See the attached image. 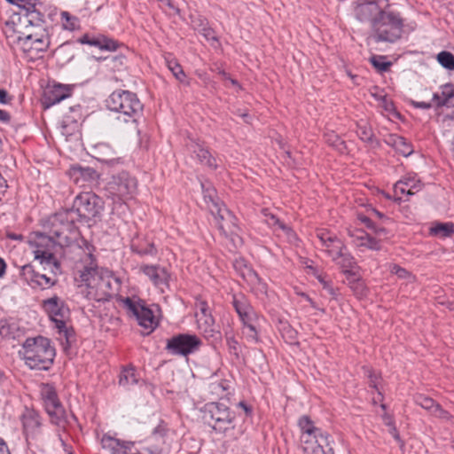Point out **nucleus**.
Returning <instances> with one entry per match:
<instances>
[{
	"mask_svg": "<svg viewBox=\"0 0 454 454\" xmlns=\"http://www.w3.org/2000/svg\"><path fill=\"white\" fill-rule=\"evenodd\" d=\"M262 213L264 215V220L269 226L276 227L277 229L282 230L287 234L293 233L292 230L285 223H283L275 215L271 214L269 209L263 208Z\"/></svg>",
	"mask_w": 454,
	"mask_h": 454,
	"instance_id": "a19ab883",
	"label": "nucleus"
},
{
	"mask_svg": "<svg viewBox=\"0 0 454 454\" xmlns=\"http://www.w3.org/2000/svg\"><path fill=\"white\" fill-rule=\"evenodd\" d=\"M78 41L82 44H89L106 51H115L119 46L116 41L102 35L97 36L84 35Z\"/></svg>",
	"mask_w": 454,
	"mask_h": 454,
	"instance_id": "a878e982",
	"label": "nucleus"
},
{
	"mask_svg": "<svg viewBox=\"0 0 454 454\" xmlns=\"http://www.w3.org/2000/svg\"><path fill=\"white\" fill-rule=\"evenodd\" d=\"M138 382V378L135 372L133 367L123 369L119 376L120 386L129 388L130 386L135 385Z\"/></svg>",
	"mask_w": 454,
	"mask_h": 454,
	"instance_id": "ea45409f",
	"label": "nucleus"
},
{
	"mask_svg": "<svg viewBox=\"0 0 454 454\" xmlns=\"http://www.w3.org/2000/svg\"><path fill=\"white\" fill-rule=\"evenodd\" d=\"M232 304L244 325L249 331L248 335L256 339L257 333L253 324L256 314L247 299L242 294H235L233 295Z\"/></svg>",
	"mask_w": 454,
	"mask_h": 454,
	"instance_id": "2eb2a0df",
	"label": "nucleus"
},
{
	"mask_svg": "<svg viewBox=\"0 0 454 454\" xmlns=\"http://www.w3.org/2000/svg\"><path fill=\"white\" fill-rule=\"evenodd\" d=\"M212 215L221 233L231 240L235 247L242 244V239L238 234L237 218L225 206L212 208Z\"/></svg>",
	"mask_w": 454,
	"mask_h": 454,
	"instance_id": "9d476101",
	"label": "nucleus"
},
{
	"mask_svg": "<svg viewBox=\"0 0 454 454\" xmlns=\"http://www.w3.org/2000/svg\"><path fill=\"white\" fill-rule=\"evenodd\" d=\"M454 93V86L451 83H445L440 87V92L433 94V101L436 107L444 106Z\"/></svg>",
	"mask_w": 454,
	"mask_h": 454,
	"instance_id": "473e14b6",
	"label": "nucleus"
},
{
	"mask_svg": "<svg viewBox=\"0 0 454 454\" xmlns=\"http://www.w3.org/2000/svg\"><path fill=\"white\" fill-rule=\"evenodd\" d=\"M415 403L424 410L427 411L430 414H432L433 411L438 403L431 397L423 395H417L415 397Z\"/></svg>",
	"mask_w": 454,
	"mask_h": 454,
	"instance_id": "49530a36",
	"label": "nucleus"
},
{
	"mask_svg": "<svg viewBox=\"0 0 454 454\" xmlns=\"http://www.w3.org/2000/svg\"><path fill=\"white\" fill-rule=\"evenodd\" d=\"M219 74L222 75L223 79L230 81L232 85L237 86L239 90H241V86L239 84L238 81L231 78L226 72L221 71Z\"/></svg>",
	"mask_w": 454,
	"mask_h": 454,
	"instance_id": "e2e57ef3",
	"label": "nucleus"
},
{
	"mask_svg": "<svg viewBox=\"0 0 454 454\" xmlns=\"http://www.w3.org/2000/svg\"><path fill=\"white\" fill-rule=\"evenodd\" d=\"M403 20L398 12L386 11L373 22L369 38L375 43H395L403 33Z\"/></svg>",
	"mask_w": 454,
	"mask_h": 454,
	"instance_id": "39448f33",
	"label": "nucleus"
},
{
	"mask_svg": "<svg viewBox=\"0 0 454 454\" xmlns=\"http://www.w3.org/2000/svg\"><path fill=\"white\" fill-rule=\"evenodd\" d=\"M21 43L25 52L30 54V57L39 58L40 53L47 51L50 46V38L39 39L37 41H23Z\"/></svg>",
	"mask_w": 454,
	"mask_h": 454,
	"instance_id": "c756f323",
	"label": "nucleus"
},
{
	"mask_svg": "<svg viewBox=\"0 0 454 454\" xmlns=\"http://www.w3.org/2000/svg\"><path fill=\"white\" fill-rule=\"evenodd\" d=\"M356 134L371 148L376 149L380 147V143L375 137L372 127L367 122L362 121L357 124Z\"/></svg>",
	"mask_w": 454,
	"mask_h": 454,
	"instance_id": "7c9ffc66",
	"label": "nucleus"
},
{
	"mask_svg": "<svg viewBox=\"0 0 454 454\" xmlns=\"http://www.w3.org/2000/svg\"><path fill=\"white\" fill-rule=\"evenodd\" d=\"M430 233L440 238H447L454 233V223H437L430 228Z\"/></svg>",
	"mask_w": 454,
	"mask_h": 454,
	"instance_id": "79ce46f5",
	"label": "nucleus"
},
{
	"mask_svg": "<svg viewBox=\"0 0 454 454\" xmlns=\"http://www.w3.org/2000/svg\"><path fill=\"white\" fill-rule=\"evenodd\" d=\"M69 47H70V43H65L63 44H61L57 50H56V53L57 55L59 56H63L65 55L66 53H69Z\"/></svg>",
	"mask_w": 454,
	"mask_h": 454,
	"instance_id": "680f3d73",
	"label": "nucleus"
},
{
	"mask_svg": "<svg viewBox=\"0 0 454 454\" xmlns=\"http://www.w3.org/2000/svg\"><path fill=\"white\" fill-rule=\"evenodd\" d=\"M168 68L172 72L173 75L180 82H184L185 74L180 64L170 55L165 58Z\"/></svg>",
	"mask_w": 454,
	"mask_h": 454,
	"instance_id": "c03bdc74",
	"label": "nucleus"
},
{
	"mask_svg": "<svg viewBox=\"0 0 454 454\" xmlns=\"http://www.w3.org/2000/svg\"><path fill=\"white\" fill-rule=\"evenodd\" d=\"M168 431L167 424L161 421L153 431V434L156 437H164Z\"/></svg>",
	"mask_w": 454,
	"mask_h": 454,
	"instance_id": "6e6d98bb",
	"label": "nucleus"
},
{
	"mask_svg": "<svg viewBox=\"0 0 454 454\" xmlns=\"http://www.w3.org/2000/svg\"><path fill=\"white\" fill-rule=\"evenodd\" d=\"M12 4H17L23 9H31L35 8L38 4H42L41 0H12Z\"/></svg>",
	"mask_w": 454,
	"mask_h": 454,
	"instance_id": "5fc2aeb1",
	"label": "nucleus"
},
{
	"mask_svg": "<svg viewBox=\"0 0 454 454\" xmlns=\"http://www.w3.org/2000/svg\"><path fill=\"white\" fill-rule=\"evenodd\" d=\"M23 433L27 439H37L43 432L42 418L38 411L26 408L20 416Z\"/></svg>",
	"mask_w": 454,
	"mask_h": 454,
	"instance_id": "dca6fc26",
	"label": "nucleus"
},
{
	"mask_svg": "<svg viewBox=\"0 0 454 454\" xmlns=\"http://www.w3.org/2000/svg\"><path fill=\"white\" fill-rule=\"evenodd\" d=\"M22 355L25 364L30 369L49 370L53 364L55 357V348L51 345L49 339L37 336L27 338L23 345Z\"/></svg>",
	"mask_w": 454,
	"mask_h": 454,
	"instance_id": "7ed1b4c3",
	"label": "nucleus"
},
{
	"mask_svg": "<svg viewBox=\"0 0 454 454\" xmlns=\"http://www.w3.org/2000/svg\"><path fill=\"white\" fill-rule=\"evenodd\" d=\"M60 23L64 30L75 31L80 28L79 18L67 11L60 12Z\"/></svg>",
	"mask_w": 454,
	"mask_h": 454,
	"instance_id": "e433bc0d",
	"label": "nucleus"
},
{
	"mask_svg": "<svg viewBox=\"0 0 454 454\" xmlns=\"http://www.w3.org/2000/svg\"><path fill=\"white\" fill-rule=\"evenodd\" d=\"M384 142L392 146L398 153L404 157L410 156L413 153V147L410 142L403 137L396 134H389L384 139Z\"/></svg>",
	"mask_w": 454,
	"mask_h": 454,
	"instance_id": "cd10ccee",
	"label": "nucleus"
},
{
	"mask_svg": "<svg viewBox=\"0 0 454 454\" xmlns=\"http://www.w3.org/2000/svg\"><path fill=\"white\" fill-rule=\"evenodd\" d=\"M140 270L149 278L155 286H168L169 274L164 267L160 265H142Z\"/></svg>",
	"mask_w": 454,
	"mask_h": 454,
	"instance_id": "b1692460",
	"label": "nucleus"
},
{
	"mask_svg": "<svg viewBox=\"0 0 454 454\" xmlns=\"http://www.w3.org/2000/svg\"><path fill=\"white\" fill-rule=\"evenodd\" d=\"M124 306L137 317L141 326L145 329L153 330L157 321L153 311L140 303L135 302L129 297L123 300Z\"/></svg>",
	"mask_w": 454,
	"mask_h": 454,
	"instance_id": "f3484780",
	"label": "nucleus"
},
{
	"mask_svg": "<svg viewBox=\"0 0 454 454\" xmlns=\"http://www.w3.org/2000/svg\"><path fill=\"white\" fill-rule=\"evenodd\" d=\"M201 188L204 195V200L207 203V208L211 214L214 206H216V207H222L224 206L217 198L215 188L211 187L209 184L206 185L203 183H201Z\"/></svg>",
	"mask_w": 454,
	"mask_h": 454,
	"instance_id": "72a5a7b5",
	"label": "nucleus"
},
{
	"mask_svg": "<svg viewBox=\"0 0 454 454\" xmlns=\"http://www.w3.org/2000/svg\"><path fill=\"white\" fill-rule=\"evenodd\" d=\"M423 188L422 182L416 175H408L397 181L394 185L395 200H401L402 195H414Z\"/></svg>",
	"mask_w": 454,
	"mask_h": 454,
	"instance_id": "412c9836",
	"label": "nucleus"
},
{
	"mask_svg": "<svg viewBox=\"0 0 454 454\" xmlns=\"http://www.w3.org/2000/svg\"><path fill=\"white\" fill-rule=\"evenodd\" d=\"M70 179L81 187L92 186L98 183V173L90 167L74 165L68 170Z\"/></svg>",
	"mask_w": 454,
	"mask_h": 454,
	"instance_id": "a211bd4d",
	"label": "nucleus"
},
{
	"mask_svg": "<svg viewBox=\"0 0 454 454\" xmlns=\"http://www.w3.org/2000/svg\"><path fill=\"white\" fill-rule=\"evenodd\" d=\"M207 412L211 419L208 424L216 433L225 434L234 428V413L223 403H212L208 405Z\"/></svg>",
	"mask_w": 454,
	"mask_h": 454,
	"instance_id": "9b49d317",
	"label": "nucleus"
},
{
	"mask_svg": "<svg viewBox=\"0 0 454 454\" xmlns=\"http://www.w3.org/2000/svg\"><path fill=\"white\" fill-rule=\"evenodd\" d=\"M342 272L345 274L346 280L348 281L349 286L352 285H358L363 290V282L361 281L360 277L356 274V272H355L352 269L344 270Z\"/></svg>",
	"mask_w": 454,
	"mask_h": 454,
	"instance_id": "603ef678",
	"label": "nucleus"
},
{
	"mask_svg": "<svg viewBox=\"0 0 454 454\" xmlns=\"http://www.w3.org/2000/svg\"><path fill=\"white\" fill-rule=\"evenodd\" d=\"M327 143H329L332 146L336 147L340 150L344 142L335 134H332L327 138Z\"/></svg>",
	"mask_w": 454,
	"mask_h": 454,
	"instance_id": "4d7b16f0",
	"label": "nucleus"
},
{
	"mask_svg": "<svg viewBox=\"0 0 454 454\" xmlns=\"http://www.w3.org/2000/svg\"><path fill=\"white\" fill-rule=\"evenodd\" d=\"M11 120V115L4 110L0 109V121L7 123Z\"/></svg>",
	"mask_w": 454,
	"mask_h": 454,
	"instance_id": "69168bd1",
	"label": "nucleus"
},
{
	"mask_svg": "<svg viewBox=\"0 0 454 454\" xmlns=\"http://www.w3.org/2000/svg\"><path fill=\"white\" fill-rule=\"evenodd\" d=\"M40 394L51 422L55 425H60L65 421L66 411L58 397L55 387L51 384H42Z\"/></svg>",
	"mask_w": 454,
	"mask_h": 454,
	"instance_id": "f8f14e48",
	"label": "nucleus"
},
{
	"mask_svg": "<svg viewBox=\"0 0 454 454\" xmlns=\"http://www.w3.org/2000/svg\"><path fill=\"white\" fill-rule=\"evenodd\" d=\"M301 447L304 454H323L322 448L316 440V435H309V438L301 437Z\"/></svg>",
	"mask_w": 454,
	"mask_h": 454,
	"instance_id": "58836bf2",
	"label": "nucleus"
},
{
	"mask_svg": "<svg viewBox=\"0 0 454 454\" xmlns=\"http://www.w3.org/2000/svg\"><path fill=\"white\" fill-rule=\"evenodd\" d=\"M0 454H10L9 448L2 438H0Z\"/></svg>",
	"mask_w": 454,
	"mask_h": 454,
	"instance_id": "774afa93",
	"label": "nucleus"
},
{
	"mask_svg": "<svg viewBox=\"0 0 454 454\" xmlns=\"http://www.w3.org/2000/svg\"><path fill=\"white\" fill-rule=\"evenodd\" d=\"M107 108L118 114L117 120L137 126L144 111V105L136 93L129 90H114L106 99Z\"/></svg>",
	"mask_w": 454,
	"mask_h": 454,
	"instance_id": "f03ea898",
	"label": "nucleus"
},
{
	"mask_svg": "<svg viewBox=\"0 0 454 454\" xmlns=\"http://www.w3.org/2000/svg\"><path fill=\"white\" fill-rule=\"evenodd\" d=\"M202 345L195 334L180 333L167 340L166 349L172 355L187 356L195 353Z\"/></svg>",
	"mask_w": 454,
	"mask_h": 454,
	"instance_id": "ddd939ff",
	"label": "nucleus"
},
{
	"mask_svg": "<svg viewBox=\"0 0 454 454\" xmlns=\"http://www.w3.org/2000/svg\"><path fill=\"white\" fill-rule=\"evenodd\" d=\"M104 200L92 192H80L68 209L77 221L89 223L100 217L104 210Z\"/></svg>",
	"mask_w": 454,
	"mask_h": 454,
	"instance_id": "423d86ee",
	"label": "nucleus"
},
{
	"mask_svg": "<svg viewBox=\"0 0 454 454\" xmlns=\"http://www.w3.org/2000/svg\"><path fill=\"white\" fill-rule=\"evenodd\" d=\"M30 244L34 247L35 259L39 263L59 262L55 254L60 247L58 240L50 233H35Z\"/></svg>",
	"mask_w": 454,
	"mask_h": 454,
	"instance_id": "1a4fd4ad",
	"label": "nucleus"
},
{
	"mask_svg": "<svg viewBox=\"0 0 454 454\" xmlns=\"http://www.w3.org/2000/svg\"><path fill=\"white\" fill-rule=\"evenodd\" d=\"M12 98L8 95L5 90H0V103L1 104H8L10 103Z\"/></svg>",
	"mask_w": 454,
	"mask_h": 454,
	"instance_id": "0e129e2a",
	"label": "nucleus"
},
{
	"mask_svg": "<svg viewBox=\"0 0 454 454\" xmlns=\"http://www.w3.org/2000/svg\"><path fill=\"white\" fill-rule=\"evenodd\" d=\"M197 321L200 328L203 329L205 333H212L214 331L215 320L211 315L200 316Z\"/></svg>",
	"mask_w": 454,
	"mask_h": 454,
	"instance_id": "8fccbe9b",
	"label": "nucleus"
},
{
	"mask_svg": "<svg viewBox=\"0 0 454 454\" xmlns=\"http://www.w3.org/2000/svg\"><path fill=\"white\" fill-rule=\"evenodd\" d=\"M44 310L49 314L51 319L55 323L59 333L63 334L67 344L74 339V330L67 326L65 318L69 314V309L64 301L58 296H53L43 301Z\"/></svg>",
	"mask_w": 454,
	"mask_h": 454,
	"instance_id": "6e6552de",
	"label": "nucleus"
},
{
	"mask_svg": "<svg viewBox=\"0 0 454 454\" xmlns=\"http://www.w3.org/2000/svg\"><path fill=\"white\" fill-rule=\"evenodd\" d=\"M101 446L109 454H126L129 450V444L115 437L104 434L101 439Z\"/></svg>",
	"mask_w": 454,
	"mask_h": 454,
	"instance_id": "c85d7f7f",
	"label": "nucleus"
},
{
	"mask_svg": "<svg viewBox=\"0 0 454 454\" xmlns=\"http://www.w3.org/2000/svg\"><path fill=\"white\" fill-rule=\"evenodd\" d=\"M431 415L444 421H450L453 419L452 415L448 411L444 410L439 403H437Z\"/></svg>",
	"mask_w": 454,
	"mask_h": 454,
	"instance_id": "864d4df0",
	"label": "nucleus"
},
{
	"mask_svg": "<svg viewBox=\"0 0 454 454\" xmlns=\"http://www.w3.org/2000/svg\"><path fill=\"white\" fill-rule=\"evenodd\" d=\"M348 236L353 239V243L358 247H364L374 251L381 249L380 239L368 234L364 230H348Z\"/></svg>",
	"mask_w": 454,
	"mask_h": 454,
	"instance_id": "4be33fe9",
	"label": "nucleus"
},
{
	"mask_svg": "<svg viewBox=\"0 0 454 454\" xmlns=\"http://www.w3.org/2000/svg\"><path fill=\"white\" fill-rule=\"evenodd\" d=\"M137 190V180L128 172H121L113 176L107 184L108 193L121 200L131 197Z\"/></svg>",
	"mask_w": 454,
	"mask_h": 454,
	"instance_id": "4468645a",
	"label": "nucleus"
},
{
	"mask_svg": "<svg viewBox=\"0 0 454 454\" xmlns=\"http://www.w3.org/2000/svg\"><path fill=\"white\" fill-rule=\"evenodd\" d=\"M40 269L32 264L20 268L22 279L35 290H46L58 283V276L61 273L60 262L39 263Z\"/></svg>",
	"mask_w": 454,
	"mask_h": 454,
	"instance_id": "20e7f679",
	"label": "nucleus"
},
{
	"mask_svg": "<svg viewBox=\"0 0 454 454\" xmlns=\"http://www.w3.org/2000/svg\"><path fill=\"white\" fill-rule=\"evenodd\" d=\"M106 59L109 61L108 66L114 71L121 70L126 63V58L122 54L111 56Z\"/></svg>",
	"mask_w": 454,
	"mask_h": 454,
	"instance_id": "3c124183",
	"label": "nucleus"
},
{
	"mask_svg": "<svg viewBox=\"0 0 454 454\" xmlns=\"http://www.w3.org/2000/svg\"><path fill=\"white\" fill-rule=\"evenodd\" d=\"M26 10V22L30 26H43L44 23V15L35 6Z\"/></svg>",
	"mask_w": 454,
	"mask_h": 454,
	"instance_id": "37998d69",
	"label": "nucleus"
},
{
	"mask_svg": "<svg viewBox=\"0 0 454 454\" xmlns=\"http://www.w3.org/2000/svg\"><path fill=\"white\" fill-rule=\"evenodd\" d=\"M358 5L356 8V15L361 21H369L371 27L373 22L383 14L386 10L380 2L376 0L364 1L358 0Z\"/></svg>",
	"mask_w": 454,
	"mask_h": 454,
	"instance_id": "6ab92c4d",
	"label": "nucleus"
},
{
	"mask_svg": "<svg viewBox=\"0 0 454 454\" xmlns=\"http://www.w3.org/2000/svg\"><path fill=\"white\" fill-rule=\"evenodd\" d=\"M75 221V217L68 210L58 212L50 218L49 233L58 240L60 247L69 246L77 237Z\"/></svg>",
	"mask_w": 454,
	"mask_h": 454,
	"instance_id": "0eeeda50",
	"label": "nucleus"
},
{
	"mask_svg": "<svg viewBox=\"0 0 454 454\" xmlns=\"http://www.w3.org/2000/svg\"><path fill=\"white\" fill-rule=\"evenodd\" d=\"M316 236L320 242V247L331 258L337 256L346 247L344 243L331 231L321 229L317 230Z\"/></svg>",
	"mask_w": 454,
	"mask_h": 454,
	"instance_id": "aec40b11",
	"label": "nucleus"
},
{
	"mask_svg": "<svg viewBox=\"0 0 454 454\" xmlns=\"http://www.w3.org/2000/svg\"><path fill=\"white\" fill-rule=\"evenodd\" d=\"M80 278L87 286V297L97 301L110 300L117 290V280L111 272L93 266H85L80 273Z\"/></svg>",
	"mask_w": 454,
	"mask_h": 454,
	"instance_id": "f257e3e1",
	"label": "nucleus"
},
{
	"mask_svg": "<svg viewBox=\"0 0 454 454\" xmlns=\"http://www.w3.org/2000/svg\"><path fill=\"white\" fill-rule=\"evenodd\" d=\"M325 292L333 298L337 299L339 295L338 289L334 288L333 286H330L327 289H325Z\"/></svg>",
	"mask_w": 454,
	"mask_h": 454,
	"instance_id": "338daca9",
	"label": "nucleus"
},
{
	"mask_svg": "<svg viewBox=\"0 0 454 454\" xmlns=\"http://www.w3.org/2000/svg\"><path fill=\"white\" fill-rule=\"evenodd\" d=\"M316 440L318 445L321 446L323 454H333L329 434L320 430L319 434H316Z\"/></svg>",
	"mask_w": 454,
	"mask_h": 454,
	"instance_id": "a18cd8bd",
	"label": "nucleus"
},
{
	"mask_svg": "<svg viewBox=\"0 0 454 454\" xmlns=\"http://www.w3.org/2000/svg\"><path fill=\"white\" fill-rule=\"evenodd\" d=\"M71 96V88L67 85L57 84L45 91V104L49 107L52 105L59 103L60 101Z\"/></svg>",
	"mask_w": 454,
	"mask_h": 454,
	"instance_id": "bb28decb",
	"label": "nucleus"
},
{
	"mask_svg": "<svg viewBox=\"0 0 454 454\" xmlns=\"http://www.w3.org/2000/svg\"><path fill=\"white\" fill-rule=\"evenodd\" d=\"M370 61L372 65L380 72L387 71L391 66V62L386 61L385 56H372Z\"/></svg>",
	"mask_w": 454,
	"mask_h": 454,
	"instance_id": "09e8293b",
	"label": "nucleus"
},
{
	"mask_svg": "<svg viewBox=\"0 0 454 454\" xmlns=\"http://www.w3.org/2000/svg\"><path fill=\"white\" fill-rule=\"evenodd\" d=\"M332 260L342 269V271L344 270L353 269L356 265L355 258L348 252L346 247L340 253H338L337 256H333Z\"/></svg>",
	"mask_w": 454,
	"mask_h": 454,
	"instance_id": "c9c22d12",
	"label": "nucleus"
},
{
	"mask_svg": "<svg viewBox=\"0 0 454 454\" xmlns=\"http://www.w3.org/2000/svg\"><path fill=\"white\" fill-rule=\"evenodd\" d=\"M372 231L376 235L375 238L379 239L380 240L382 237H386L387 234V231L384 227L378 226L377 224L372 229Z\"/></svg>",
	"mask_w": 454,
	"mask_h": 454,
	"instance_id": "052dcab7",
	"label": "nucleus"
},
{
	"mask_svg": "<svg viewBox=\"0 0 454 454\" xmlns=\"http://www.w3.org/2000/svg\"><path fill=\"white\" fill-rule=\"evenodd\" d=\"M233 268L237 271V273L248 284L253 286L262 284V286H264V284L262 283V279L259 278L257 273L247 265L244 258H236L233 262Z\"/></svg>",
	"mask_w": 454,
	"mask_h": 454,
	"instance_id": "393cba45",
	"label": "nucleus"
},
{
	"mask_svg": "<svg viewBox=\"0 0 454 454\" xmlns=\"http://www.w3.org/2000/svg\"><path fill=\"white\" fill-rule=\"evenodd\" d=\"M358 219L370 230L372 231V229L375 227L376 223L372 221V216L369 215H359Z\"/></svg>",
	"mask_w": 454,
	"mask_h": 454,
	"instance_id": "bf43d9fd",
	"label": "nucleus"
},
{
	"mask_svg": "<svg viewBox=\"0 0 454 454\" xmlns=\"http://www.w3.org/2000/svg\"><path fill=\"white\" fill-rule=\"evenodd\" d=\"M298 426L301 431V437L309 438V435L319 434L320 428L314 425V422L307 415L301 416L298 420Z\"/></svg>",
	"mask_w": 454,
	"mask_h": 454,
	"instance_id": "f704fd0d",
	"label": "nucleus"
},
{
	"mask_svg": "<svg viewBox=\"0 0 454 454\" xmlns=\"http://www.w3.org/2000/svg\"><path fill=\"white\" fill-rule=\"evenodd\" d=\"M390 270L392 273L396 274L401 278H405L409 275V272L405 269L400 267L397 264L391 266Z\"/></svg>",
	"mask_w": 454,
	"mask_h": 454,
	"instance_id": "13d9d810",
	"label": "nucleus"
},
{
	"mask_svg": "<svg viewBox=\"0 0 454 454\" xmlns=\"http://www.w3.org/2000/svg\"><path fill=\"white\" fill-rule=\"evenodd\" d=\"M92 156L98 161L108 166H114L120 162V158L115 151L106 143H98L93 146Z\"/></svg>",
	"mask_w": 454,
	"mask_h": 454,
	"instance_id": "5701e85b",
	"label": "nucleus"
},
{
	"mask_svg": "<svg viewBox=\"0 0 454 454\" xmlns=\"http://www.w3.org/2000/svg\"><path fill=\"white\" fill-rule=\"evenodd\" d=\"M192 152L196 154L201 164L206 165L211 169H216V160L211 155L207 149L199 144H196L195 145H192Z\"/></svg>",
	"mask_w": 454,
	"mask_h": 454,
	"instance_id": "2f4dec72",
	"label": "nucleus"
},
{
	"mask_svg": "<svg viewBox=\"0 0 454 454\" xmlns=\"http://www.w3.org/2000/svg\"><path fill=\"white\" fill-rule=\"evenodd\" d=\"M437 60L444 68L454 70V55L451 52L441 51L437 54Z\"/></svg>",
	"mask_w": 454,
	"mask_h": 454,
	"instance_id": "de8ad7c7",
	"label": "nucleus"
},
{
	"mask_svg": "<svg viewBox=\"0 0 454 454\" xmlns=\"http://www.w3.org/2000/svg\"><path fill=\"white\" fill-rule=\"evenodd\" d=\"M31 30L24 34V36H19L20 43L23 41H37L39 39L50 38L46 28L43 26H30Z\"/></svg>",
	"mask_w": 454,
	"mask_h": 454,
	"instance_id": "4c0bfd02",
	"label": "nucleus"
}]
</instances>
